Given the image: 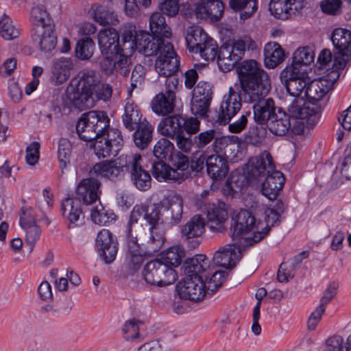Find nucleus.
I'll use <instances>...</instances> for the list:
<instances>
[{
	"label": "nucleus",
	"instance_id": "nucleus-6",
	"mask_svg": "<svg viewBox=\"0 0 351 351\" xmlns=\"http://www.w3.org/2000/svg\"><path fill=\"white\" fill-rule=\"evenodd\" d=\"M142 275L147 284L160 287L174 283L178 278L177 273L173 267L158 259L147 263Z\"/></svg>",
	"mask_w": 351,
	"mask_h": 351
},
{
	"label": "nucleus",
	"instance_id": "nucleus-43",
	"mask_svg": "<svg viewBox=\"0 0 351 351\" xmlns=\"http://www.w3.org/2000/svg\"><path fill=\"white\" fill-rule=\"evenodd\" d=\"M210 37L199 27H191L187 29L186 42L190 51L197 53Z\"/></svg>",
	"mask_w": 351,
	"mask_h": 351
},
{
	"label": "nucleus",
	"instance_id": "nucleus-63",
	"mask_svg": "<svg viewBox=\"0 0 351 351\" xmlns=\"http://www.w3.org/2000/svg\"><path fill=\"white\" fill-rule=\"evenodd\" d=\"M253 181H254V180H250L247 177V174L245 173V169L243 173H233L229 180V185H230V188L232 190L236 191L237 189H242L245 186H247V184L249 182H252Z\"/></svg>",
	"mask_w": 351,
	"mask_h": 351
},
{
	"label": "nucleus",
	"instance_id": "nucleus-42",
	"mask_svg": "<svg viewBox=\"0 0 351 351\" xmlns=\"http://www.w3.org/2000/svg\"><path fill=\"white\" fill-rule=\"evenodd\" d=\"M72 91L68 95V99L72 107L80 110L90 108L94 106L93 95L80 90L77 86H71Z\"/></svg>",
	"mask_w": 351,
	"mask_h": 351
},
{
	"label": "nucleus",
	"instance_id": "nucleus-20",
	"mask_svg": "<svg viewBox=\"0 0 351 351\" xmlns=\"http://www.w3.org/2000/svg\"><path fill=\"white\" fill-rule=\"evenodd\" d=\"M95 246L106 263L114 261L118 251V243L110 230L102 229L98 232Z\"/></svg>",
	"mask_w": 351,
	"mask_h": 351
},
{
	"label": "nucleus",
	"instance_id": "nucleus-38",
	"mask_svg": "<svg viewBox=\"0 0 351 351\" xmlns=\"http://www.w3.org/2000/svg\"><path fill=\"white\" fill-rule=\"evenodd\" d=\"M332 82L323 77L308 82L305 89V97L309 100L318 101L321 100L330 90Z\"/></svg>",
	"mask_w": 351,
	"mask_h": 351
},
{
	"label": "nucleus",
	"instance_id": "nucleus-29",
	"mask_svg": "<svg viewBox=\"0 0 351 351\" xmlns=\"http://www.w3.org/2000/svg\"><path fill=\"white\" fill-rule=\"evenodd\" d=\"M241 253L234 245H227L217 251L213 258V263L224 268H233L240 260Z\"/></svg>",
	"mask_w": 351,
	"mask_h": 351
},
{
	"label": "nucleus",
	"instance_id": "nucleus-47",
	"mask_svg": "<svg viewBox=\"0 0 351 351\" xmlns=\"http://www.w3.org/2000/svg\"><path fill=\"white\" fill-rule=\"evenodd\" d=\"M150 30L154 36L169 38L171 36V32L167 25L165 19L160 12H154L149 19Z\"/></svg>",
	"mask_w": 351,
	"mask_h": 351
},
{
	"label": "nucleus",
	"instance_id": "nucleus-33",
	"mask_svg": "<svg viewBox=\"0 0 351 351\" xmlns=\"http://www.w3.org/2000/svg\"><path fill=\"white\" fill-rule=\"evenodd\" d=\"M119 41V34L114 28L102 29L98 34V45L101 53L115 54Z\"/></svg>",
	"mask_w": 351,
	"mask_h": 351
},
{
	"label": "nucleus",
	"instance_id": "nucleus-41",
	"mask_svg": "<svg viewBox=\"0 0 351 351\" xmlns=\"http://www.w3.org/2000/svg\"><path fill=\"white\" fill-rule=\"evenodd\" d=\"M135 130L133 134L135 145L141 149L147 148L152 141L154 126L144 119L142 123L136 127Z\"/></svg>",
	"mask_w": 351,
	"mask_h": 351
},
{
	"label": "nucleus",
	"instance_id": "nucleus-16",
	"mask_svg": "<svg viewBox=\"0 0 351 351\" xmlns=\"http://www.w3.org/2000/svg\"><path fill=\"white\" fill-rule=\"evenodd\" d=\"M128 172L130 173L132 184L140 191H147L152 185L149 172L142 167L143 158L140 154H130Z\"/></svg>",
	"mask_w": 351,
	"mask_h": 351
},
{
	"label": "nucleus",
	"instance_id": "nucleus-7",
	"mask_svg": "<svg viewBox=\"0 0 351 351\" xmlns=\"http://www.w3.org/2000/svg\"><path fill=\"white\" fill-rule=\"evenodd\" d=\"M129 158L130 154H122L114 160L99 162L91 168L90 175L114 182L121 180L128 172Z\"/></svg>",
	"mask_w": 351,
	"mask_h": 351
},
{
	"label": "nucleus",
	"instance_id": "nucleus-52",
	"mask_svg": "<svg viewBox=\"0 0 351 351\" xmlns=\"http://www.w3.org/2000/svg\"><path fill=\"white\" fill-rule=\"evenodd\" d=\"M0 34L7 40H14L20 34L19 29L14 25L11 19L5 14L0 18Z\"/></svg>",
	"mask_w": 351,
	"mask_h": 351
},
{
	"label": "nucleus",
	"instance_id": "nucleus-19",
	"mask_svg": "<svg viewBox=\"0 0 351 351\" xmlns=\"http://www.w3.org/2000/svg\"><path fill=\"white\" fill-rule=\"evenodd\" d=\"M332 42L337 50V53L341 56L337 68L343 69L346 62L351 59V32L343 28L335 29L332 34Z\"/></svg>",
	"mask_w": 351,
	"mask_h": 351
},
{
	"label": "nucleus",
	"instance_id": "nucleus-64",
	"mask_svg": "<svg viewBox=\"0 0 351 351\" xmlns=\"http://www.w3.org/2000/svg\"><path fill=\"white\" fill-rule=\"evenodd\" d=\"M171 346L166 342L153 340L140 346L137 351H170Z\"/></svg>",
	"mask_w": 351,
	"mask_h": 351
},
{
	"label": "nucleus",
	"instance_id": "nucleus-34",
	"mask_svg": "<svg viewBox=\"0 0 351 351\" xmlns=\"http://www.w3.org/2000/svg\"><path fill=\"white\" fill-rule=\"evenodd\" d=\"M144 261L141 248L137 242V235L127 237V249L125 253V264L132 271H137Z\"/></svg>",
	"mask_w": 351,
	"mask_h": 351
},
{
	"label": "nucleus",
	"instance_id": "nucleus-1",
	"mask_svg": "<svg viewBox=\"0 0 351 351\" xmlns=\"http://www.w3.org/2000/svg\"><path fill=\"white\" fill-rule=\"evenodd\" d=\"M237 71L243 101L253 104L254 121L265 125L278 110L274 99L266 98L271 89L268 73L254 60L243 61L238 65Z\"/></svg>",
	"mask_w": 351,
	"mask_h": 351
},
{
	"label": "nucleus",
	"instance_id": "nucleus-58",
	"mask_svg": "<svg viewBox=\"0 0 351 351\" xmlns=\"http://www.w3.org/2000/svg\"><path fill=\"white\" fill-rule=\"evenodd\" d=\"M184 252L179 245L169 247L164 254L163 257L167 265L176 267L181 263V258L184 256Z\"/></svg>",
	"mask_w": 351,
	"mask_h": 351
},
{
	"label": "nucleus",
	"instance_id": "nucleus-13",
	"mask_svg": "<svg viewBox=\"0 0 351 351\" xmlns=\"http://www.w3.org/2000/svg\"><path fill=\"white\" fill-rule=\"evenodd\" d=\"M206 282L202 276L186 275L177 285L180 298L191 301L202 300L206 294Z\"/></svg>",
	"mask_w": 351,
	"mask_h": 351
},
{
	"label": "nucleus",
	"instance_id": "nucleus-54",
	"mask_svg": "<svg viewBox=\"0 0 351 351\" xmlns=\"http://www.w3.org/2000/svg\"><path fill=\"white\" fill-rule=\"evenodd\" d=\"M315 53L309 47H299L293 53V62L291 65L299 67L302 65H309L313 62Z\"/></svg>",
	"mask_w": 351,
	"mask_h": 351
},
{
	"label": "nucleus",
	"instance_id": "nucleus-56",
	"mask_svg": "<svg viewBox=\"0 0 351 351\" xmlns=\"http://www.w3.org/2000/svg\"><path fill=\"white\" fill-rule=\"evenodd\" d=\"M72 146L69 140L62 138L58 142V157L60 167L62 170L65 169L70 163Z\"/></svg>",
	"mask_w": 351,
	"mask_h": 351
},
{
	"label": "nucleus",
	"instance_id": "nucleus-50",
	"mask_svg": "<svg viewBox=\"0 0 351 351\" xmlns=\"http://www.w3.org/2000/svg\"><path fill=\"white\" fill-rule=\"evenodd\" d=\"M93 17L94 21L101 25H114L119 20L114 12L109 11L106 8L99 5L93 10Z\"/></svg>",
	"mask_w": 351,
	"mask_h": 351
},
{
	"label": "nucleus",
	"instance_id": "nucleus-28",
	"mask_svg": "<svg viewBox=\"0 0 351 351\" xmlns=\"http://www.w3.org/2000/svg\"><path fill=\"white\" fill-rule=\"evenodd\" d=\"M152 173L153 176L159 182L180 183L188 176L186 173H180L176 171L162 160L153 162Z\"/></svg>",
	"mask_w": 351,
	"mask_h": 351
},
{
	"label": "nucleus",
	"instance_id": "nucleus-14",
	"mask_svg": "<svg viewBox=\"0 0 351 351\" xmlns=\"http://www.w3.org/2000/svg\"><path fill=\"white\" fill-rule=\"evenodd\" d=\"M276 170L271 154L264 151L252 157L245 165V173L250 180H258Z\"/></svg>",
	"mask_w": 351,
	"mask_h": 351
},
{
	"label": "nucleus",
	"instance_id": "nucleus-46",
	"mask_svg": "<svg viewBox=\"0 0 351 351\" xmlns=\"http://www.w3.org/2000/svg\"><path fill=\"white\" fill-rule=\"evenodd\" d=\"M73 63L68 59L60 58L56 61L52 66L51 72L53 78L58 84L65 82L71 75Z\"/></svg>",
	"mask_w": 351,
	"mask_h": 351
},
{
	"label": "nucleus",
	"instance_id": "nucleus-37",
	"mask_svg": "<svg viewBox=\"0 0 351 351\" xmlns=\"http://www.w3.org/2000/svg\"><path fill=\"white\" fill-rule=\"evenodd\" d=\"M185 271L187 275L202 276L206 280L211 272L210 260L204 254H197L193 258L188 259L185 263Z\"/></svg>",
	"mask_w": 351,
	"mask_h": 351
},
{
	"label": "nucleus",
	"instance_id": "nucleus-21",
	"mask_svg": "<svg viewBox=\"0 0 351 351\" xmlns=\"http://www.w3.org/2000/svg\"><path fill=\"white\" fill-rule=\"evenodd\" d=\"M207 226L215 232H222L226 228L225 223L228 219L226 204L222 202L208 204L206 207Z\"/></svg>",
	"mask_w": 351,
	"mask_h": 351
},
{
	"label": "nucleus",
	"instance_id": "nucleus-49",
	"mask_svg": "<svg viewBox=\"0 0 351 351\" xmlns=\"http://www.w3.org/2000/svg\"><path fill=\"white\" fill-rule=\"evenodd\" d=\"M230 7L234 11L243 10L241 17L247 19L257 10V0H230Z\"/></svg>",
	"mask_w": 351,
	"mask_h": 351
},
{
	"label": "nucleus",
	"instance_id": "nucleus-8",
	"mask_svg": "<svg viewBox=\"0 0 351 351\" xmlns=\"http://www.w3.org/2000/svg\"><path fill=\"white\" fill-rule=\"evenodd\" d=\"M165 86V92L157 94L151 102L153 112L159 116H167L173 112L176 106V93L182 87L178 77L166 79Z\"/></svg>",
	"mask_w": 351,
	"mask_h": 351
},
{
	"label": "nucleus",
	"instance_id": "nucleus-36",
	"mask_svg": "<svg viewBox=\"0 0 351 351\" xmlns=\"http://www.w3.org/2000/svg\"><path fill=\"white\" fill-rule=\"evenodd\" d=\"M182 124H184L183 116L180 114L169 115L159 122L158 131L161 135L173 139L175 136L183 132Z\"/></svg>",
	"mask_w": 351,
	"mask_h": 351
},
{
	"label": "nucleus",
	"instance_id": "nucleus-57",
	"mask_svg": "<svg viewBox=\"0 0 351 351\" xmlns=\"http://www.w3.org/2000/svg\"><path fill=\"white\" fill-rule=\"evenodd\" d=\"M141 322L135 319L127 321L123 327L124 339L127 341L138 342L141 340L139 333Z\"/></svg>",
	"mask_w": 351,
	"mask_h": 351
},
{
	"label": "nucleus",
	"instance_id": "nucleus-9",
	"mask_svg": "<svg viewBox=\"0 0 351 351\" xmlns=\"http://www.w3.org/2000/svg\"><path fill=\"white\" fill-rule=\"evenodd\" d=\"M287 111L295 123L304 125L305 121L308 125H314L319 120L321 108L313 103H306L303 97H297L291 102Z\"/></svg>",
	"mask_w": 351,
	"mask_h": 351
},
{
	"label": "nucleus",
	"instance_id": "nucleus-55",
	"mask_svg": "<svg viewBox=\"0 0 351 351\" xmlns=\"http://www.w3.org/2000/svg\"><path fill=\"white\" fill-rule=\"evenodd\" d=\"M95 43L89 37L79 40L75 47L76 56L81 60H88L93 54Z\"/></svg>",
	"mask_w": 351,
	"mask_h": 351
},
{
	"label": "nucleus",
	"instance_id": "nucleus-12",
	"mask_svg": "<svg viewBox=\"0 0 351 351\" xmlns=\"http://www.w3.org/2000/svg\"><path fill=\"white\" fill-rule=\"evenodd\" d=\"M240 88H241L240 87ZM243 99V90L237 93L234 88L230 86L228 93L225 95L221 103L217 115V121L220 125L229 123L231 119L241 110Z\"/></svg>",
	"mask_w": 351,
	"mask_h": 351
},
{
	"label": "nucleus",
	"instance_id": "nucleus-39",
	"mask_svg": "<svg viewBox=\"0 0 351 351\" xmlns=\"http://www.w3.org/2000/svg\"><path fill=\"white\" fill-rule=\"evenodd\" d=\"M264 62L268 69H274L285 59L283 49L277 43H268L264 48Z\"/></svg>",
	"mask_w": 351,
	"mask_h": 351
},
{
	"label": "nucleus",
	"instance_id": "nucleus-62",
	"mask_svg": "<svg viewBox=\"0 0 351 351\" xmlns=\"http://www.w3.org/2000/svg\"><path fill=\"white\" fill-rule=\"evenodd\" d=\"M209 11L210 19L218 21L223 14L224 5L220 0H207V7Z\"/></svg>",
	"mask_w": 351,
	"mask_h": 351
},
{
	"label": "nucleus",
	"instance_id": "nucleus-5",
	"mask_svg": "<svg viewBox=\"0 0 351 351\" xmlns=\"http://www.w3.org/2000/svg\"><path fill=\"white\" fill-rule=\"evenodd\" d=\"M255 43L248 37L233 41L232 45H222L217 56V64L223 72L230 71L244 56L246 48L253 49Z\"/></svg>",
	"mask_w": 351,
	"mask_h": 351
},
{
	"label": "nucleus",
	"instance_id": "nucleus-10",
	"mask_svg": "<svg viewBox=\"0 0 351 351\" xmlns=\"http://www.w3.org/2000/svg\"><path fill=\"white\" fill-rule=\"evenodd\" d=\"M93 140L95 141L94 152L98 158L116 156L123 143L121 132L110 127Z\"/></svg>",
	"mask_w": 351,
	"mask_h": 351
},
{
	"label": "nucleus",
	"instance_id": "nucleus-11",
	"mask_svg": "<svg viewBox=\"0 0 351 351\" xmlns=\"http://www.w3.org/2000/svg\"><path fill=\"white\" fill-rule=\"evenodd\" d=\"M281 82L288 93L295 98L301 97L308 84V75L294 65L287 66L280 73Z\"/></svg>",
	"mask_w": 351,
	"mask_h": 351
},
{
	"label": "nucleus",
	"instance_id": "nucleus-3",
	"mask_svg": "<svg viewBox=\"0 0 351 351\" xmlns=\"http://www.w3.org/2000/svg\"><path fill=\"white\" fill-rule=\"evenodd\" d=\"M110 127V119L102 111H89L82 114L76 124L80 139L91 141Z\"/></svg>",
	"mask_w": 351,
	"mask_h": 351
},
{
	"label": "nucleus",
	"instance_id": "nucleus-17",
	"mask_svg": "<svg viewBox=\"0 0 351 351\" xmlns=\"http://www.w3.org/2000/svg\"><path fill=\"white\" fill-rule=\"evenodd\" d=\"M258 224L251 212L241 210L231 218L230 236L233 240H239L254 228H258Z\"/></svg>",
	"mask_w": 351,
	"mask_h": 351
},
{
	"label": "nucleus",
	"instance_id": "nucleus-23",
	"mask_svg": "<svg viewBox=\"0 0 351 351\" xmlns=\"http://www.w3.org/2000/svg\"><path fill=\"white\" fill-rule=\"evenodd\" d=\"M138 51L147 56H158L162 50L169 43L160 36L151 35L145 31L138 32Z\"/></svg>",
	"mask_w": 351,
	"mask_h": 351
},
{
	"label": "nucleus",
	"instance_id": "nucleus-60",
	"mask_svg": "<svg viewBox=\"0 0 351 351\" xmlns=\"http://www.w3.org/2000/svg\"><path fill=\"white\" fill-rule=\"evenodd\" d=\"M197 53H199L202 58L206 61L214 60L219 53L216 41L210 38L202 48L199 49Z\"/></svg>",
	"mask_w": 351,
	"mask_h": 351
},
{
	"label": "nucleus",
	"instance_id": "nucleus-25",
	"mask_svg": "<svg viewBox=\"0 0 351 351\" xmlns=\"http://www.w3.org/2000/svg\"><path fill=\"white\" fill-rule=\"evenodd\" d=\"M101 76L99 72L92 69L81 71L77 77L71 81V86H77L93 96L94 90L99 86Z\"/></svg>",
	"mask_w": 351,
	"mask_h": 351
},
{
	"label": "nucleus",
	"instance_id": "nucleus-22",
	"mask_svg": "<svg viewBox=\"0 0 351 351\" xmlns=\"http://www.w3.org/2000/svg\"><path fill=\"white\" fill-rule=\"evenodd\" d=\"M62 215L68 223L69 228L82 225L84 223V215L80 202L75 197H67L61 202Z\"/></svg>",
	"mask_w": 351,
	"mask_h": 351
},
{
	"label": "nucleus",
	"instance_id": "nucleus-32",
	"mask_svg": "<svg viewBox=\"0 0 351 351\" xmlns=\"http://www.w3.org/2000/svg\"><path fill=\"white\" fill-rule=\"evenodd\" d=\"M227 160L219 154H211L206 158V171L215 181L223 180L228 172Z\"/></svg>",
	"mask_w": 351,
	"mask_h": 351
},
{
	"label": "nucleus",
	"instance_id": "nucleus-18",
	"mask_svg": "<svg viewBox=\"0 0 351 351\" xmlns=\"http://www.w3.org/2000/svg\"><path fill=\"white\" fill-rule=\"evenodd\" d=\"M93 176L80 180L75 189L74 197L86 205L95 203L101 194V184Z\"/></svg>",
	"mask_w": 351,
	"mask_h": 351
},
{
	"label": "nucleus",
	"instance_id": "nucleus-24",
	"mask_svg": "<svg viewBox=\"0 0 351 351\" xmlns=\"http://www.w3.org/2000/svg\"><path fill=\"white\" fill-rule=\"evenodd\" d=\"M31 38L39 49L45 53L51 52L57 45L54 25H47L40 29L31 31Z\"/></svg>",
	"mask_w": 351,
	"mask_h": 351
},
{
	"label": "nucleus",
	"instance_id": "nucleus-31",
	"mask_svg": "<svg viewBox=\"0 0 351 351\" xmlns=\"http://www.w3.org/2000/svg\"><path fill=\"white\" fill-rule=\"evenodd\" d=\"M285 181V178L280 171L275 170L267 174L262 184L263 195L270 200L276 199L284 186Z\"/></svg>",
	"mask_w": 351,
	"mask_h": 351
},
{
	"label": "nucleus",
	"instance_id": "nucleus-26",
	"mask_svg": "<svg viewBox=\"0 0 351 351\" xmlns=\"http://www.w3.org/2000/svg\"><path fill=\"white\" fill-rule=\"evenodd\" d=\"M268 128L269 131L278 136L286 134L291 129L294 132H299L302 129H295L292 125V120L290 116L282 108H279L269 120Z\"/></svg>",
	"mask_w": 351,
	"mask_h": 351
},
{
	"label": "nucleus",
	"instance_id": "nucleus-59",
	"mask_svg": "<svg viewBox=\"0 0 351 351\" xmlns=\"http://www.w3.org/2000/svg\"><path fill=\"white\" fill-rule=\"evenodd\" d=\"M323 13L330 16H337L342 12L343 1L341 0H322L319 4Z\"/></svg>",
	"mask_w": 351,
	"mask_h": 351
},
{
	"label": "nucleus",
	"instance_id": "nucleus-4",
	"mask_svg": "<svg viewBox=\"0 0 351 351\" xmlns=\"http://www.w3.org/2000/svg\"><path fill=\"white\" fill-rule=\"evenodd\" d=\"M255 43L248 37L233 41L232 45H222L217 56V64L223 72L230 71L244 56L246 48L253 49Z\"/></svg>",
	"mask_w": 351,
	"mask_h": 351
},
{
	"label": "nucleus",
	"instance_id": "nucleus-51",
	"mask_svg": "<svg viewBox=\"0 0 351 351\" xmlns=\"http://www.w3.org/2000/svg\"><path fill=\"white\" fill-rule=\"evenodd\" d=\"M90 217L94 223L103 226L116 220L112 210L106 209L101 204L92 210Z\"/></svg>",
	"mask_w": 351,
	"mask_h": 351
},
{
	"label": "nucleus",
	"instance_id": "nucleus-27",
	"mask_svg": "<svg viewBox=\"0 0 351 351\" xmlns=\"http://www.w3.org/2000/svg\"><path fill=\"white\" fill-rule=\"evenodd\" d=\"M138 32L134 25H125L122 33V44L119 43L117 52L115 54H123V56L131 57L136 50H138Z\"/></svg>",
	"mask_w": 351,
	"mask_h": 351
},
{
	"label": "nucleus",
	"instance_id": "nucleus-48",
	"mask_svg": "<svg viewBox=\"0 0 351 351\" xmlns=\"http://www.w3.org/2000/svg\"><path fill=\"white\" fill-rule=\"evenodd\" d=\"M32 31H36L45 27L47 25H53L46 10L42 5L34 7L30 13Z\"/></svg>",
	"mask_w": 351,
	"mask_h": 351
},
{
	"label": "nucleus",
	"instance_id": "nucleus-30",
	"mask_svg": "<svg viewBox=\"0 0 351 351\" xmlns=\"http://www.w3.org/2000/svg\"><path fill=\"white\" fill-rule=\"evenodd\" d=\"M298 0H271L269 9L276 18L285 20L301 9Z\"/></svg>",
	"mask_w": 351,
	"mask_h": 351
},
{
	"label": "nucleus",
	"instance_id": "nucleus-53",
	"mask_svg": "<svg viewBox=\"0 0 351 351\" xmlns=\"http://www.w3.org/2000/svg\"><path fill=\"white\" fill-rule=\"evenodd\" d=\"M174 149V145L169 140L161 138L155 144L153 153L156 158L163 160L172 157Z\"/></svg>",
	"mask_w": 351,
	"mask_h": 351
},
{
	"label": "nucleus",
	"instance_id": "nucleus-15",
	"mask_svg": "<svg viewBox=\"0 0 351 351\" xmlns=\"http://www.w3.org/2000/svg\"><path fill=\"white\" fill-rule=\"evenodd\" d=\"M154 66L158 74L165 77V80L176 77L174 74L179 69L180 60L171 43L166 45L158 56Z\"/></svg>",
	"mask_w": 351,
	"mask_h": 351
},
{
	"label": "nucleus",
	"instance_id": "nucleus-2",
	"mask_svg": "<svg viewBox=\"0 0 351 351\" xmlns=\"http://www.w3.org/2000/svg\"><path fill=\"white\" fill-rule=\"evenodd\" d=\"M183 203L182 197L176 193H169L161 202V212L158 207L149 208L145 205H136L130 213L127 237H134L133 226L141 220H145L149 226L150 241L161 245L164 241V234L158 232L160 221L176 224L181 220Z\"/></svg>",
	"mask_w": 351,
	"mask_h": 351
},
{
	"label": "nucleus",
	"instance_id": "nucleus-44",
	"mask_svg": "<svg viewBox=\"0 0 351 351\" xmlns=\"http://www.w3.org/2000/svg\"><path fill=\"white\" fill-rule=\"evenodd\" d=\"M142 114L138 106L132 102L128 101L124 108L122 115L123 125L130 131H133L143 122Z\"/></svg>",
	"mask_w": 351,
	"mask_h": 351
},
{
	"label": "nucleus",
	"instance_id": "nucleus-35",
	"mask_svg": "<svg viewBox=\"0 0 351 351\" xmlns=\"http://www.w3.org/2000/svg\"><path fill=\"white\" fill-rule=\"evenodd\" d=\"M281 215L278 213L275 209L267 208L265 210L266 226L262 228L261 231H254L252 237L245 239L246 245H253L260 242L266 235L268 234L271 227L278 226L280 223Z\"/></svg>",
	"mask_w": 351,
	"mask_h": 351
},
{
	"label": "nucleus",
	"instance_id": "nucleus-45",
	"mask_svg": "<svg viewBox=\"0 0 351 351\" xmlns=\"http://www.w3.org/2000/svg\"><path fill=\"white\" fill-rule=\"evenodd\" d=\"M205 222L199 215L193 217L181 230V237L187 240L200 237L204 232Z\"/></svg>",
	"mask_w": 351,
	"mask_h": 351
},
{
	"label": "nucleus",
	"instance_id": "nucleus-61",
	"mask_svg": "<svg viewBox=\"0 0 351 351\" xmlns=\"http://www.w3.org/2000/svg\"><path fill=\"white\" fill-rule=\"evenodd\" d=\"M211 100L204 98L192 97L191 110L193 114L203 117L208 110Z\"/></svg>",
	"mask_w": 351,
	"mask_h": 351
},
{
	"label": "nucleus",
	"instance_id": "nucleus-40",
	"mask_svg": "<svg viewBox=\"0 0 351 351\" xmlns=\"http://www.w3.org/2000/svg\"><path fill=\"white\" fill-rule=\"evenodd\" d=\"M207 7V0L195 5V8H191L190 5H182L180 14L189 20V23H197L199 20L210 19L209 11Z\"/></svg>",
	"mask_w": 351,
	"mask_h": 351
}]
</instances>
